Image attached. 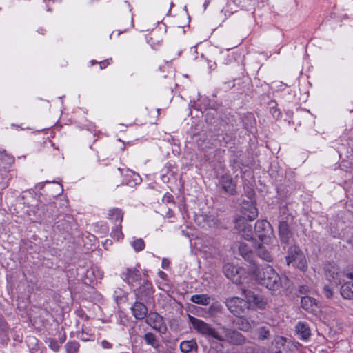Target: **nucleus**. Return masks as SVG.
<instances>
[{"mask_svg":"<svg viewBox=\"0 0 353 353\" xmlns=\"http://www.w3.org/2000/svg\"><path fill=\"white\" fill-rule=\"evenodd\" d=\"M256 281L270 290H277L281 287V279L275 270L266 265L256 268L254 272Z\"/></svg>","mask_w":353,"mask_h":353,"instance_id":"nucleus-1","label":"nucleus"},{"mask_svg":"<svg viewBox=\"0 0 353 353\" xmlns=\"http://www.w3.org/2000/svg\"><path fill=\"white\" fill-rule=\"evenodd\" d=\"M216 340L230 345H242L246 341L245 337L239 332L225 327H221L217 332Z\"/></svg>","mask_w":353,"mask_h":353,"instance_id":"nucleus-2","label":"nucleus"},{"mask_svg":"<svg viewBox=\"0 0 353 353\" xmlns=\"http://www.w3.org/2000/svg\"><path fill=\"white\" fill-rule=\"evenodd\" d=\"M285 260L288 265H292L301 271H305L307 268L305 256L301 248L296 245L288 248Z\"/></svg>","mask_w":353,"mask_h":353,"instance_id":"nucleus-3","label":"nucleus"},{"mask_svg":"<svg viewBox=\"0 0 353 353\" xmlns=\"http://www.w3.org/2000/svg\"><path fill=\"white\" fill-rule=\"evenodd\" d=\"M189 320L192 327L199 334L206 336L216 339L218 330L212 327L209 324L201 319L189 315Z\"/></svg>","mask_w":353,"mask_h":353,"instance_id":"nucleus-4","label":"nucleus"},{"mask_svg":"<svg viewBox=\"0 0 353 353\" xmlns=\"http://www.w3.org/2000/svg\"><path fill=\"white\" fill-rule=\"evenodd\" d=\"M225 275L236 284H241L244 279L245 270L232 263H227L223 268Z\"/></svg>","mask_w":353,"mask_h":353,"instance_id":"nucleus-5","label":"nucleus"},{"mask_svg":"<svg viewBox=\"0 0 353 353\" xmlns=\"http://www.w3.org/2000/svg\"><path fill=\"white\" fill-rule=\"evenodd\" d=\"M145 323L161 334H165L168 331L163 316L157 312H150L146 317Z\"/></svg>","mask_w":353,"mask_h":353,"instance_id":"nucleus-6","label":"nucleus"},{"mask_svg":"<svg viewBox=\"0 0 353 353\" xmlns=\"http://www.w3.org/2000/svg\"><path fill=\"white\" fill-rule=\"evenodd\" d=\"M341 294L345 299L353 298V268L344 271Z\"/></svg>","mask_w":353,"mask_h":353,"instance_id":"nucleus-7","label":"nucleus"},{"mask_svg":"<svg viewBox=\"0 0 353 353\" xmlns=\"http://www.w3.org/2000/svg\"><path fill=\"white\" fill-rule=\"evenodd\" d=\"M226 305L229 310L235 316H239L248 309L247 302L239 297H233L226 301Z\"/></svg>","mask_w":353,"mask_h":353,"instance_id":"nucleus-8","label":"nucleus"},{"mask_svg":"<svg viewBox=\"0 0 353 353\" xmlns=\"http://www.w3.org/2000/svg\"><path fill=\"white\" fill-rule=\"evenodd\" d=\"M134 292L137 299L145 301H149L152 299L154 290L150 282L148 281H144L143 283L134 290Z\"/></svg>","mask_w":353,"mask_h":353,"instance_id":"nucleus-9","label":"nucleus"},{"mask_svg":"<svg viewBox=\"0 0 353 353\" xmlns=\"http://www.w3.org/2000/svg\"><path fill=\"white\" fill-rule=\"evenodd\" d=\"M241 212L242 216L239 219H244V221H246V219L252 221L258 216L257 208L252 201H244L241 203Z\"/></svg>","mask_w":353,"mask_h":353,"instance_id":"nucleus-10","label":"nucleus"},{"mask_svg":"<svg viewBox=\"0 0 353 353\" xmlns=\"http://www.w3.org/2000/svg\"><path fill=\"white\" fill-rule=\"evenodd\" d=\"M244 294L247 299V304L248 303L250 305H253L257 309L263 310L265 308L267 305V301L263 296L255 294L251 291H245Z\"/></svg>","mask_w":353,"mask_h":353,"instance_id":"nucleus-11","label":"nucleus"},{"mask_svg":"<svg viewBox=\"0 0 353 353\" xmlns=\"http://www.w3.org/2000/svg\"><path fill=\"white\" fill-rule=\"evenodd\" d=\"M255 232L259 239L264 241L268 236L272 234V229L266 220H259L255 223Z\"/></svg>","mask_w":353,"mask_h":353,"instance_id":"nucleus-12","label":"nucleus"},{"mask_svg":"<svg viewBox=\"0 0 353 353\" xmlns=\"http://www.w3.org/2000/svg\"><path fill=\"white\" fill-rule=\"evenodd\" d=\"M325 275L332 285L338 286L343 284L344 272H340L336 267L331 266L327 268Z\"/></svg>","mask_w":353,"mask_h":353,"instance_id":"nucleus-13","label":"nucleus"},{"mask_svg":"<svg viewBox=\"0 0 353 353\" xmlns=\"http://www.w3.org/2000/svg\"><path fill=\"white\" fill-rule=\"evenodd\" d=\"M235 227L245 240L250 241L253 239L252 225L244 221V219H237L235 222Z\"/></svg>","mask_w":353,"mask_h":353,"instance_id":"nucleus-14","label":"nucleus"},{"mask_svg":"<svg viewBox=\"0 0 353 353\" xmlns=\"http://www.w3.org/2000/svg\"><path fill=\"white\" fill-rule=\"evenodd\" d=\"M123 279L128 284L133 285L134 283L140 281L141 275L140 271L134 268H127L122 273Z\"/></svg>","mask_w":353,"mask_h":353,"instance_id":"nucleus-15","label":"nucleus"},{"mask_svg":"<svg viewBox=\"0 0 353 353\" xmlns=\"http://www.w3.org/2000/svg\"><path fill=\"white\" fill-rule=\"evenodd\" d=\"M220 184L224 191L229 194L233 195L236 193V183L233 181L231 176L228 174L221 176Z\"/></svg>","mask_w":353,"mask_h":353,"instance_id":"nucleus-16","label":"nucleus"},{"mask_svg":"<svg viewBox=\"0 0 353 353\" xmlns=\"http://www.w3.org/2000/svg\"><path fill=\"white\" fill-rule=\"evenodd\" d=\"M279 235L281 243H288L292 237V233L286 221H281L279 225Z\"/></svg>","mask_w":353,"mask_h":353,"instance_id":"nucleus-17","label":"nucleus"},{"mask_svg":"<svg viewBox=\"0 0 353 353\" xmlns=\"http://www.w3.org/2000/svg\"><path fill=\"white\" fill-rule=\"evenodd\" d=\"M133 316L138 320H142L147 317L148 308L141 302H135L131 307Z\"/></svg>","mask_w":353,"mask_h":353,"instance_id":"nucleus-18","label":"nucleus"},{"mask_svg":"<svg viewBox=\"0 0 353 353\" xmlns=\"http://www.w3.org/2000/svg\"><path fill=\"white\" fill-rule=\"evenodd\" d=\"M301 307L306 311L314 312L318 309V303L310 296H303L301 301Z\"/></svg>","mask_w":353,"mask_h":353,"instance_id":"nucleus-19","label":"nucleus"},{"mask_svg":"<svg viewBox=\"0 0 353 353\" xmlns=\"http://www.w3.org/2000/svg\"><path fill=\"white\" fill-rule=\"evenodd\" d=\"M123 218V211L117 208H111L108 210V219L116 225L121 224Z\"/></svg>","mask_w":353,"mask_h":353,"instance_id":"nucleus-20","label":"nucleus"},{"mask_svg":"<svg viewBox=\"0 0 353 353\" xmlns=\"http://www.w3.org/2000/svg\"><path fill=\"white\" fill-rule=\"evenodd\" d=\"M197 348V343L193 339L183 341L180 343V350L183 353H192L196 352Z\"/></svg>","mask_w":353,"mask_h":353,"instance_id":"nucleus-21","label":"nucleus"},{"mask_svg":"<svg viewBox=\"0 0 353 353\" xmlns=\"http://www.w3.org/2000/svg\"><path fill=\"white\" fill-rule=\"evenodd\" d=\"M296 330L303 340H307L310 336V329L305 323L299 322L296 326Z\"/></svg>","mask_w":353,"mask_h":353,"instance_id":"nucleus-22","label":"nucleus"},{"mask_svg":"<svg viewBox=\"0 0 353 353\" xmlns=\"http://www.w3.org/2000/svg\"><path fill=\"white\" fill-rule=\"evenodd\" d=\"M190 300L196 304L208 305L210 303L211 298L207 294H194L191 296Z\"/></svg>","mask_w":353,"mask_h":353,"instance_id":"nucleus-23","label":"nucleus"},{"mask_svg":"<svg viewBox=\"0 0 353 353\" xmlns=\"http://www.w3.org/2000/svg\"><path fill=\"white\" fill-rule=\"evenodd\" d=\"M256 254L260 258L266 261L270 262L272 260L271 254L269 252L268 249L263 245H259L256 249Z\"/></svg>","mask_w":353,"mask_h":353,"instance_id":"nucleus-24","label":"nucleus"},{"mask_svg":"<svg viewBox=\"0 0 353 353\" xmlns=\"http://www.w3.org/2000/svg\"><path fill=\"white\" fill-rule=\"evenodd\" d=\"M239 252L242 257L245 260H250L252 256V253L247 244L241 243L239 248Z\"/></svg>","mask_w":353,"mask_h":353,"instance_id":"nucleus-25","label":"nucleus"},{"mask_svg":"<svg viewBox=\"0 0 353 353\" xmlns=\"http://www.w3.org/2000/svg\"><path fill=\"white\" fill-rule=\"evenodd\" d=\"M144 339L148 345H152L157 348L159 345V343L155 335L152 332H148L144 335Z\"/></svg>","mask_w":353,"mask_h":353,"instance_id":"nucleus-26","label":"nucleus"},{"mask_svg":"<svg viewBox=\"0 0 353 353\" xmlns=\"http://www.w3.org/2000/svg\"><path fill=\"white\" fill-rule=\"evenodd\" d=\"M111 236L117 240L119 241L123 238V234L121 231V224L116 225L112 230Z\"/></svg>","mask_w":353,"mask_h":353,"instance_id":"nucleus-27","label":"nucleus"},{"mask_svg":"<svg viewBox=\"0 0 353 353\" xmlns=\"http://www.w3.org/2000/svg\"><path fill=\"white\" fill-rule=\"evenodd\" d=\"M236 325L239 330L243 332H249L251 330V325L245 319L240 318L238 319L236 321Z\"/></svg>","mask_w":353,"mask_h":353,"instance_id":"nucleus-28","label":"nucleus"},{"mask_svg":"<svg viewBox=\"0 0 353 353\" xmlns=\"http://www.w3.org/2000/svg\"><path fill=\"white\" fill-rule=\"evenodd\" d=\"M67 353H76L79 348V344L76 341H69L65 345Z\"/></svg>","mask_w":353,"mask_h":353,"instance_id":"nucleus-29","label":"nucleus"},{"mask_svg":"<svg viewBox=\"0 0 353 353\" xmlns=\"http://www.w3.org/2000/svg\"><path fill=\"white\" fill-rule=\"evenodd\" d=\"M257 334L259 340H264L268 338L270 331L267 326H262L257 329Z\"/></svg>","mask_w":353,"mask_h":353,"instance_id":"nucleus-30","label":"nucleus"},{"mask_svg":"<svg viewBox=\"0 0 353 353\" xmlns=\"http://www.w3.org/2000/svg\"><path fill=\"white\" fill-rule=\"evenodd\" d=\"M131 245L136 252L141 251L145 248L144 241L141 238L133 240Z\"/></svg>","mask_w":353,"mask_h":353,"instance_id":"nucleus-31","label":"nucleus"},{"mask_svg":"<svg viewBox=\"0 0 353 353\" xmlns=\"http://www.w3.org/2000/svg\"><path fill=\"white\" fill-rule=\"evenodd\" d=\"M299 292L305 296H310L313 294L312 290L307 285H301L299 288Z\"/></svg>","mask_w":353,"mask_h":353,"instance_id":"nucleus-32","label":"nucleus"},{"mask_svg":"<svg viewBox=\"0 0 353 353\" xmlns=\"http://www.w3.org/2000/svg\"><path fill=\"white\" fill-rule=\"evenodd\" d=\"M49 346L50 347L54 352H57L59 350L60 345L58 343V342L53 339H48Z\"/></svg>","mask_w":353,"mask_h":353,"instance_id":"nucleus-33","label":"nucleus"},{"mask_svg":"<svg viewBox=\"0 0 353 353\" xmlns=\"http://www.w3.org/2000/svg\"><path fill=\"white\" fill-rule=\"evenodd\" d=\"M323 292L325 296L328 299H330L333 296V290L329 285H325L323 287Z\"/></svg>","mask_w":353,"mask_h":353,"instance_id":"nucleus-34","label":"nucleus"},{"mask_svg":"<svg viewBox=\"0 0 353 353\" xmlns=\"http://www.w3.org/2000/svg\"><path fill=\"white\" fill-rule=\"evenodd\" d=\"M169 265H170V261L166 258H163L161 261V267L163 269H168L169 267Z\"/></svg>","mask_w":353,"mask_h":353,"instance_id":"nucleus-35","label":"nucleus"},{"mask_svg":"<svg viewBox=\"0 0 353 353\" xmlns=\"http://www.w3.org/2000/svg\"><path fill=\"white\" fill-rule=\"evenodd\" d=\"M101 345L104 349H110L112 347V345L106 340L101 341Z\"/></svg>","mask_w":353,"mask_h":353,"instance_id":"nucleus-36","label":"nucleus"},{"mask_svg":"<svg viewBox=\"0 0 353 353\" xmlns=\"http://www.w3.org/2000/svg\"><path fill=\"white\" fill-rule=\"evenodd\" d=\"M110 64L109 60H105L99 62V65L101 69L105 68Z\"/></svg>","mask_w":353,"mask_h":353,"instance_id":"nucleus-37","label":"nucleus"},{"mask_svg":"<svg viewBox=\"0 0 353 353\" xmlns=\"http://www.w3.org/2000/svg\"><path fill=\"white\" fill-rule=\"evenodd\" d=\"M159 277L161 279H165V277L167 276L166 274L163 271H159L158 273Z\"/></svg>","mask_w":353,"mask_h":353,"instance_id":"nucleus-38","label":"nucleus"},{"mask_svg":"<svg viewBox=\"0 0 353 353\" xmlns=\"http://www.w3.org/2000/svg\"><path fill=\"white\" fill-rule=\"evenodd\" d=\"M246 353H254V347H250L248 348V351Z\"/></svg>","mask_w":353,"mask_h":353,"instance_id":"nucleus-39","label":"nucleus"},{"mask_svg":"<svg viewBox=\"0 0 353 353\" xmlns=\"http://www.w3.org/2000/svg\"><path fill=\"white\" fill-rule=\"evenodd\" d=\"M81 339L85 341L88 340V339H87L86 336L81 337Z\"/></svg>","mask_w":353,"mask_h":353,"instance_id":"nucleus-40","label":"nucleus"},{"mask_svg":"<svg viewBox=\"0 0 353 353\" xmlns=\"http://www.w3.org/2000/svg\"><path fill=\"white\" fill-rule=\"evenodd\" d=\"M81 339L85 341L88 340V339H87L86 336L81 337Z\"/></svg>","mask_w":353,"mask_h":353,"instance_id":"nucleus-41","label":"nucleus"},{"mask_svg":"<svg viewBox=\"0 0 353 353\" xmlns=\"http://www.w3.org/2000/svg\"><path fill=\"white\" fill-rule=\"evenodd\" d=\"M274 113H278V114H279V112L276 110H274Z\"/></svg>","mask_w":353,"mask_h":353,"instance_id":"nucleus-42","label":"nucleus"},{"mask_svg":"<svg viewBox=\"0 0 353 353\" xmlns=\"http://www.w3.org/2000/svg\"><path fill=\"white\" fill-rule=\"evenodd\" d=\"M115 33H116V32H115V31L112 32V34H111V37H112V35H114Z\"/></svg>","mask_w":353,"mask_h":353,"instance_id":"nucleus-43","label":"nucleus"},{"mask_svg":"<svg viewBox=\"0 0 353 353\" xmlns=\"http://www.w3.org/2000/svg\"><path fill=\"white\" fill-rule=\"evenodd\" d=\"M120 34H121V32H117V36H119Z\"/></svg>","mask_w":353,"mask_h":353,"instance_id":"nucleus-44","label":"nucleus"},{"mask_svg":"<svg viewBox=\"0 0 353 353\" xmlns=\"http://www.w3.org/2000/svg\"><path fill=\"white\" fill-rule=\"evenodd\" d=\"M92 64H94L95 62L94 61H91Z\"/></svg>","mask_w":353,"mask_h":353,"instance_id":"nucleus-45","label":"nucleus"}]
</instances>
